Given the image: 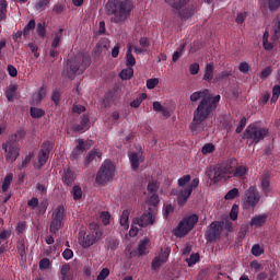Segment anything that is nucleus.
I'll return each mask as SVG.
<instances>
[{
  "instance_id": "64",
  "label": "nucleus",
  "mask_w": 280,
  "mask_h": 280,
  "mask_svg": "<svg viewBox=\"0 0 280 280\" xmlns=\"http://www.w3.org/2000/svg\"><path fill=\"white\" fill-rule=\"evenodd\" d=\"M250 268L252 270H254V272H259V270H261V264H259V261L254 260L250 262Z\"/></svg>"
},
{
  "instance_id": "50",
  "label": "nucleus",
  "mask_w": 280,
  "mask_h": 280,
  "mask_svg": "<svg viewBox=\"0 0 280 280\" xmlns=\"http://www.w3.org/2000/svg\"><path fill=\"white\" fill-rule=\"evenodd\" d=\"M8 3L5 0H0V21H3L5 19V12H7Z\"/></svg>"
},
{
  "instance_id": "7",
  "label": "nucleus",
  "mask_w": 280,
  "mask_h": 280,
  "mask_svg": "<svg viewBox=\"0 0 280 280\" xmlns=\"http://www.w3.org/2000/svg\"><path fill=\"white\" fill-rule=\"evenodd\" d=\"M198 224V215L192 214L185 217L174 230L175 237H185Z\"/></svg>"
},
{
  "instance_id": "21",
  "label": "nucleus",
  "mask_w": 280,
  "mask_h": 280,
  "mask_svg": "<svg viewBox=\"0 0 280 280\" xmlns=\"http://www.w3.org/2000/svg\"><path fill=\"white\" fill-rule=\"evenodd\" d=\"M129 161L131 163V170H139V165L143 163V152L138 151V152H130L128 154Z\"/></svg>"
},
{
  "instance_id": "48",
  "label": "nucleus",
  "mask_w": 280,
  "mask_h": 280,
  "mask_svg": "<svg viewBox=\"0 0 280 280\" xmlns=\"http://www.w3.org/2000/svg\"><path fill=\"white\" fill-rule=\"evenodd\" d=\"M183 51H185V44H180L178 49L173 54V62H177L178 58L183 56Z\"/></svg>"
},
{
  "instance_id": "14",
  "label": "nucleus",
  "mask_w": 280,
  "mask_h": 280,
  "mask_svg": "<svg viewBox=\"0 0 280 280\" xmlns=\"http://www.w3.org/2000/svg\"><path fill=\"white\" fill-rule=\"evenodd\" d=\"M156 220V213L152 208H149V212H144L140 219L136 218L133 219V224H138V226H150V224H154V221Z\"/></svg>"
},
{
  "instance_id": "51",
  "label": "nucleus",
  "mask_w": 280,
  "mask_h": 280,
  "mask_svg": "<svg viewBox=\"0 0 280 280\" xmlns=\"http://www.w3.org/2000/svg\"><path fill=\"white\" fill-rule=\"evenodd\" d=\"M109 275H110V269H108V268H103V269L100 271V273H98L96 280H106V278H107Z\"/></svg>"
},
{
  "instance_id": "18",
  "label": "nucleus",
  "mask_w": 280,
  "mask_h": 280,
  "mask_svg": "<svg viewBox=\"0 0 280 280\" xmlns=\"http://www.w3.org/2000/svg\"><path fill=\"white\" fill-rule=\"evenodd\" d=\"M49 152H51V143L49 141L44 142L42 145V150L38 153V163L35 165L38 170L47 163L49 160Z\"/></svg>"
},
{
  "instance_id": "1",
  "label": "nucleus",
  "mask_w": 280,
  "mask_h": 280,
  "mask_svg": "<svg viewBox=\"0 0 280 280\" xmlns=\"http://www.w3.org/2000/svg\"><path fill=\"white\" fill-rule=\"evenodd\" d=\"M201 100L197 109L194 112V119L190 124L191 132H202L205 130V120L213 113V102L211 101V93L209 90L194 92L190 95V102H198Z\"/></svg>"
},
{
  "instance_id": "53",
  "label": "nucleus",
  "mask_w": 280,
  "mask_h": 280,
  "mask_svg": "<svg viewBox=\"0 0 280 280\" xmlns=\"http://www.w3.org/2000/svg\"><path fill=\"white\" fill-rule=\"evenodd\" d=\"M279 95H280V86L275 85L272 89L271 104H275V102H277V100H279Z\"/></svg>"
},
{
  "instance_id": "22",
  "label": "nucleus",
  "mask_w": 280,
  "mask_h": 280,
  "mask_svg": "<svg viewBox=\"0 0 280 280\" xmlns=\"http://www.w3.org/2000/svg\"><path fill=\"white\" fill-rule=\"evenodd\" d=\"M268 222V213L255 214L249 222L254 229H261Z\"/></svg>"
},
{
  "instance_id": "16",
  "label": "nucleus",
  "mask_w": 280,
  "mask_h": 280,
  "mask_svg": "<svg viewBox=\"0 0 280 280\" xmlns=\"http://www.w3.org/2000/svg\"><path fill=\"white\" fill-rule=\"evenodd\" d=\"M172 253V247H166L164 250L154 257L151 264L152 270H159L163 264H166L167 259H170V255Z\"/></svg>"
},
{
  "instance_id": "45",
  "label": "nucleus",
  "mask_w": 280,
  "mask_h": 280,
  "mask_svg": "<svg viewBox=\"0 0 280 280\" xmlns=\"http://www.w3.org/2000/svg\"><path fill=\"white\" fill-rule=\"evenodd\" d=\"M33 156H34V152H30V153L25 156V159H24V161L22 162V164H20V165L18 166V170H24V167H26L27 165H30V163H31Z\"/></svg>"
},
{
  "instance_id": "56",
  "label": "nucleus",
  "mask_w": 280,
  "mask_h": 280,
  "mask_svg": "<svg viewBox=\"0 0 280 280\" xmlns=\"http://www.w3.org/2000/svg\"><path fill=\"white\" fill-rule=\"evenodd\" d=\"M280 8V0H269V10L271 12H275V10H278Z\"/></svg>"
},
{
  "instance_id": "59",
  "label": "nucleus",
  "mask_w": 280,
  "mask_h": 280,
  "mask_svg": "<svg viewBox=\"0 0 280 280\" xmlns=\"http://www.w3.org/2000/svg\"><path fill=\"white\" fill-rule=\"evenodd\" d=\"M61 277L65 275H71V266L69 264H63L60 268Z\"/></svg>"
},
{
  "instance_id": "39",
  "label": "nucleus",
  "mask_w": 280,
  "mask_h": 280,
  "mask_svg": "<svg viewBox=\"0 0 280 280\" xmlns=\"http://www.w3.org/2000/svg\"><path fill=\"white\" fill-rule=\"evenodd\" d=\"M215 152V145L213 143H206L201 148V154L207 155V154H213Z\"/></svg>"
},
{
  "instance_id": "32",
  "label": "nucleus",
  "mask_w": 280,
  "mask_h": 280,
  "mask_svg": "<svg viewBox=\"0 0 280 280\" xmlns=\"http://www.w3.org/2000/svg\"><path fill=\"white\" fill-rule=\"evenodd\" d=\"M13 178H14V175L12 173H9L5 175V177L2 182V191L5 192V191H8V189H10Z\"/></svg>"
},
{
  "instance_id": "25",
  "label": "nucleus",
  "mask_w": 280,
  "mask_h": 280,
  "mask_svg": "<svg viewBox=\"0 0 280 280\" xmlns=\"http://www.w3.org/2000/svg\"><path fill=\"white\" fill-rule=\"evenodd\" d=\"M47 95V89L45 86H42L38 92H35L33 94V103L39 104V102H43Z\"/></svg>"
},
{
  "instance_id": "42",
  "label": "nucleus",
  "mask_w": 280,
  "mask_h": 280,
  "mask_svg": "<svg viewBox=\"0 0 280 280\" xmlns=\"http://www.w3.org/2000/svg\"><path fill=\"white\" fill-rule=\"evenodd\" d=\"M147 205H150V207H153V209H155V207L159 205V195L151 194V196L147 199Z\"/></svg>"
},
{
  "instance_id": "12",
  "label": "nucleus",
  "mask_w": 280,
  "mask_h": 280,
  "mask_svg": "<svg viewBox=\"0 0 280 280\" xmlns=\"http://www.w3.org/2000/svg\"><path fill=\"white\" fill-rule=\"evenodd\" d=\"M272 36H271V42L268 40V38L270 37V34L268 32L264 33L262 36V45L265 47V49L267 51H270L273 47H275V43H277L279 40V36H280V22H276L273 28H272Z\"/></svg>"
},
{
  "instance_id": "29",
  "label": "nucleus",
  "mask_w": 280,
  "mask_h": 280,
  "mask_svg": "<svg viewBox=\"0 0 280 280\" xmlns=\"http://www.w3.org/2000/svg\"><path fill=\"white\" fill-rule=\"evenodd\" d=\"M203 80H206V82L213 80V63H207Z\"/></svg>"
},
{
  "instance_id": "5",
  "label": "nucleus",
  "mask_w": 280,
  "mask_h": 280,
  "mask_svg": "<svg viewBox=\"0 0 280 280\" xmlns=\"http://www.w3.org/2000/svg\"><path fill=\"white\" fill-rule=\"evenodd\" d=\"M198 185H200V179L194 178L191 180V176L189 175H185L182 178H179L178 179L179 187H178V194H177L178 205L183 207V205H185V202L189 200V196H191V191H194V189H196Z\"/></svg>"
},
{
  "instance_id": "23",
  "label": "nucleus",
  "mask_w": 280,
  "mask_h": 280,
  "mask_svg": "<svg viewBox=\"0 0 280 280\" xmlns=\"http://www.w3.org/2000/svg\"><path fill=\"white\" fill-rule=\"evenodd\" d=\"M260 183H261V189H262L264 194H266V196H268V194H270V191L272 189L270 187V175H268V173L262 174L260 177Z\"/></svg>"
},
{
  "instance_id": "9",
  "label": "nucleus",
  "mask_w": 280,
  "mask_h": 280,
  "mask_svg": "<svg viewBox=\"0 0 280 280\" xmlns=\"http://www.w3.org/2000/svg\"><path fill=\"white\" fill-rule=\"evenodd\" d=\"M266 137H268V129L257 125H249L244 132V139H248L252 143H259Z\"/></svg>"
},
{
  "instance_id": "57",
  "label": "nucleus",
  "mask_w": 280,
  "mask_h": 280,
  "mask_svg": "<svg viewBox=\"0 0 280 280\" xmlns=\"http://www.w3.org/2000/svg\"><path fill=\"white\" fill-rule=\"evenodd\" d=\"M158 190H159V183L156 182L149 183L148 191H150V194H156Z\"/></svg>"
},
{
  "instance_id": "33",
  "label": "nucleus",
  "mask_w": 280,
  "mask_h": 280,
  "mask_svg": "<svg viewBox=\"0 0 280 280\" xmlns=\"http://www.w3.org/2000/svg\"><path fill=\"white\" fill-rule=\"evenodd\" d=\"M148 246H150V238H143L142 241H140V244L138 246V253L140 256L145 255Z\"/></svg>"
},
{
  "instance_id": "30",
  "label": "nucleus",
  "mask_w": 280,
  "mask_h": 280,
  "mask_svg": "<svg viewBox=\"0 0 280 280\" xmlns=\"http://www.w3.org/2000/svg\"><path fill=\"white\" fill-rule=\"evenodd\" d=\"M62 182L65 183V185H72L73 184V172H71L69 168H66L63 171Z\"/></svg>"
},
{
  "instance_id": "60",
  "label": "nucleus",
  "mask_w": 280,
  "mask_h": 280,
  "mask_svg": "<svg viewBox=\"0 0 280 280\" xmlns=\"http://www.w3.org/2000/svg\"><path fill=\"white\" fill-rule=\"evenodd\" d=\"M50 265H51V262L49 261L48 258H43V259L39 261V268H40V270H47V268H49Z\"/></svg>"
},
{
  "instance_id": "19",
  "label": "nucleus",
  "mask_w": 280,
  "mask_h": 280,
  "mask_svg": "<svg viewBox=\"0 0 280 280\" xmlns=\"http://www.w3.org/2000/svg\"><path fill=\"white\" fill-rule=\"evenodd\" d=\"M77 143H78L77 148H74L71 153V159H73V160L78 159V156H80V154H82V152H84V150H89V148H91V145H93V142L91 140H88L84 142V140L78 139Z\"/></svg>"
},
{
  "instance_id": "46",
  "label": "nucleus",
  "mask_w": 280,
  "mask_h": 280,
  "mask_svg": "<svg viewBox=\"0 0 280 280\" xmlns=\"http://www.w3.org/2000/svg\"><path fill=\"white\" fill-rule=\"evenodd\" d=\"M36 33L40 38H45V36L47 35V30L45 28V23L37 24Z\"/></svg>"
},
{
  "instance_id": "24",
  "label": "nucleus",
  "mask_w": 280,
  "mask_h": 280,
  "mask_svg": "<svg viewBox=\"0 0 280 280\" xmlns=\"http://www.w3.org/2000/svg\"><path fill=\"white\" fill-rule=\"evenodd\" d=\"M89 116L83 115L82 119H81V124L80 125H75L73 127V130H75V132H84V130H89Z\"/></svg>"
},
{
  "instance_id": "31",
  "label": "nucleus",
  "mask_w": 280,
  "mask_h": 280,
  "mask_svg": "<svg viewBox=\"0 0 280 280\" xmlns=\"http://www.w3.org/2000/svg\"><path fill=\"white\" fill-rule=\"evenodd\" d=\"M132 75H135V69L130 67L122 69L119 73V78H121L122 80H130Z\"/></svg>"
},
{
  "instance_id": "20",
  "label": "nucleus",
  "mask_w": 280,
  "mask_h": 280,
  "mask_svg": "<svg viewBox=\"0 0 280 280\" xmlns=\"http://www.w3.org/2000/svg\"><path fill=\"white\" fill-rule=\"evenodd\" d=\"M109 48H110V40H108V38H102L96 44L94 54L95 56H106V54H108Z\"/></svg>"
},
{
  "instance_id": "10",
  "label": "nucleus",
  "mask_w": 280,
  "mask_h": 280,
  "mask_svg": "<svg viewBox=\"0 0 280 280\" xmlns=\"http://www.w3.org/2000/svg\"><path fill=\"white\" fill-rule=\"evenodd\" d=\"M164 1L165 3L171 5V8H174V10H177L182 19H191V15L196 14V9H194V7L185 8V5L189 0H164Z\"/></svg>"
},
{
  "instance_id": "15",
  "label": "nucleus",
  "mask_w": 280,
  "mask_h": 280,
  "mask_svg": "<svg viewBox=\"0 0 280 280\" xmlns=\"http://www.w3.org/2000/svg\"><path fill=\"white\" fill-rule=\"evenodd\" d=\"M132 51H135V54H143V49L132 43H129L127 45L126 52V67L133 68L137 65V59L135 58V55H132Z\"/></svg>"
},
{
  "instance_id": "63",
  "label": "nucleus",
  "mask_w": 280,
  "mask_h": 280,
  "mask_svg": "<svg viewBox=\"0 0 280 280\" xmlns=\"http://www.w3.org/2000/svg\"><path fill=\"white\" fill-rule=\"evenodd\" d=\"M62 257L63 259L69 261V259L73 258V250H71L70 248L65 249L62 253Z\"/></svg>"
},
{
  "instance_id": "2",
  "label": "nucleus",
  "mask_w": 280,
  "mask_h": 280,
  "mask_svg": "<svg viewBox=\"0 0 280 280\" xmlns=\"http://www.w3.org/2000/svg\"><path fill=\"white\" fill-rule=\"evenodd\" d=\"M248 174V167L241 165L237 166L236 159H230L210 168L206 172V175L211 183H220V180H228V178H246Z\"/></svg>"
},
{
  "instance_id": "44",
  "label": "nucleus",
  "mask_w": 280,
  "mask_h": 280,
  "mask_svg": "<svg viewBox=\"0 0 280 280\" xmlns=\"http://www.w3.org/2000/svg\"><path fill=\"white\" fill-rule=\"evenodd\" d=\"M139 45L138 46L140 49H143V54H145V51H148V48L150 47V39H148L147 37H141L139 40Z\"/></svg>"
},
{
  "instance_id": "54",
  "label": "nucleus",
  "mask_w": 280,
  "mask_h": 280,
  "mask_svg": "<svg viewBox=\"0 0 280 280\" xmlns=\"http://www.w3.org/2000/svg\"><path fill=\"white\" fill-rule=\"evenodd\" d=\"M159 84V79L153 78V79H148L147 80V89L152 90Z\"/></svg>"
},
{
  "instance_id": "47",
  "label": "nucleus",
  "mask_w": 280,
  "mask_h": 280,
  "mask_svg": "<svg viewBox=\"0 0 280 280\" xmlns=\"http://www.w3.org/2000/svg\"><path fill=\"white\" fill-rule=\"evenodd\" d=\"M237 196H240V189L233 188L225 195V200H234Z\"/></svg>"
},
{
  "instance_id": "8",
  "label": "nucleus",
  "mask_w": 280,
  "mask_h": 280,
  "mask_svg": "<svg viewBox=\"0 0 280 280\" xmlns=\"http://www.w3.org/2000/svg\"><path fill=\"white\" fill-rule=\"evenodd\" d=\"M115 176V165L109 160L104 161L96 175V183L98 185H106L110 183Z\"/></svg>"
},
{
  "instance_id": "34",
  "label": "nucleus",
  "mask_w": 280,
  "mask_h": 280,
  "mask_svg": "<svg viewBox=\"0 0 280 280\" xmlns=\"http://www.w3.org/2000/svg\"><path fill=\"white\" fill-rule=\"evenodd\" d=\"M65 218V206H58L52 212V219L60 220L62 222Z\"/></svg>"
},
{
  "instance_id": "4",
  "label": "nucleus",
  "mask_w": 280,
  "mask_h": 280,
  "mask_svg": "<svg viewBox=\"0 0 280 280\" xmlns=\"http://www.w3.org/2000/svg\"><path fill=\"white\" fill-rule=\"evenodd\" d=\"M91 65V57L83 52H78L68 60L67 75L70 79L75 75H82L86 68Z\"/></svg>"
},
{
  "instance_id": "43",
  "label": "nucleus",
  "mask_w": 280,
  "mask_h": 280,
  "mask_svg": "<svg viewBox=\"0 0 280 280\" xmlns=\"http://www.w3.org/2000/svg\"><path fill=\"white\" fill-rule=\"evenodd\" d=\"M44 115H45V110H43L42 108H36V107L31 108V116L34 119H39V117H43Z\"/></svg>"
},
{
  "instance_id": "28",
  "label": "nucleus",
  "mask_w": 280,
  "mask_h": 280,
  "mask_svg": "<svg viewBox=\"0 0 280 280\" xmlns=\"http://www.w3.org/2000/svg\"><path fill=\"white\" fill-rule=\"evenodd\" d=\"M153 110H155V113H161L163 117H170V109L161 105V102L153 103Z\"/></svg>"
},
{
  "instance_id": "55",
  "label": "nucleus",
  "mask_w": 280,
  "mask_h": 280,
  "mask_svg": "<svg viewBox=\"0 0 280 280\" xmlns=\"http://www.w3.org/2000/svg\"><path fill=\"white\" fill-rule=\"evenodd\" d=\"M101 220L103 222V224L106 226L108 224H110V213L108 212H102L101 213Z\"/></svg>"
},
{
  "instance_id": "38",
  "label": "nucleus",
  "mask_w": 280,
  "mask_h": 280,
  "mask_svg": "<svg viewBox=\"0 0 280 280\" xmlns=\"http://www.w3.org/2000/svg\"><path fill=\"white\" fill-rule=\"evenodd\" d=\"M95 156L102 159V152L97 149L89 152V154L86 155V163H91L95 159Z\"/></svg>"
},
{
  "instance_id": "3",
  "label": "nucleus",
  "mask_w": 280,
  "mask_h": 280,
  "mask_svg": "<svg viewBox=\"0 0 280 280\" xmlns=\"http://www.w3.org/2000/svg\"><path fill=\"white\" fill-rule=\"evenodd\" d=\"M133 8L130 0H112L106 4V12L110 16V23L124 25L132 16Z\"/></svg>"
},
{
  "instance_id": "37",
  "label": "nucleus",
  "mask_w": 280,
  "mask_h": 280,
  "mask_svg": "<svg viewBox=\"0 0 280 280\" xmlns=\"http://www.w3.org/2000/svg\"><path fill=\"white\" fill-rule=\"evenodd\" d=\"M62 226V221L59 219H52L50 223V233H58Z\"/></svg>"
},
{
  "instance_id": "6",
  "label": "nucleus",
  "mask_w": 280,
  "mask_h": 280,
  "mask_svg": "<svg viewBox=\"0 0 280 280\" xmlns=\"http://www.w3.org/2000/svg\"><path fill=\"white\" fill-rule=\"evenodd\" d=\"M90 229L91 231L89 233L86 232L79 233V244L83 248H91L93 244L102 240L103 232H102V229H100V225L91 224Z\"/></svg>"
},
{
  "instance_id": "17",
  "label": "nucleus",
  "mask_w": 280,
  "mask_h": 280,
  "mask_svg": "<svg viewBox=\"0 0 280 280\" xmlns=\"http://www.w3.org/2000/svg\"><path fill=\"white\" fill-rule=\"evenodd\" d=\"M222 235V223L220 222H212L205 234L207 242H214Z\"/></svg>"
},
{
  "instance_id": "58",
  "label": "nucleus",
  "mask_w": 280,
  "mask_h": 280,
  "mask_svg": "<svg viewBox=\"0 0 280 280\" xmlns=\"http://www.w3.org/2000/svg\"><path fill=\"white\" fill-rule=\"evenodd\" d=\"M238 211H240V207H238L237 205H234V206L232 207L231 212H230V218H231V220H233V221L237 220V213H238Z\"/></svg>"
},
{
  "instance_id": "41",
  "label": "nucleus",
  "mask_w": 280,
  "mask_h": 280,
  "mask_svg": "<svg viewBox=\"0 0 280 280\" xmlns=\"http://www.w3.org/2000/svg\"><path fill=\"white\" fill-rule=\"evenodd\" d=\"M200 261L199 254H192L189 258L186 259V264L191 268V266H196Z\"/></svg>"
},
{
  "instance_id": "26",
  "label": "nucleus",
  "mask_w": 280,
  "mask_h": 280,
  "mask_svg": "<svg viewBox=\"0 0 280 280\" xmlns=\"http://www.w3.org/2000/svg\"><path fill=\"white\" fill-rule=\"evenodd\" d=\"M129 218H130V210H124L120 215V226H122L125 231H128V229H130V225L128 224Z\"/></svg>"
},
{
  "instance_id": "40",
  "label": "nucleus",
  "mask_w": 280,
  "mask_h": 280,
  "mask_svg": "<svg viewBox=\"0 0 280 280\" xmlns=\"http://www.w3.org/2000/svg\"><path fill=\"white\" fill-rule=\"evenodd\" d=\"M35 27H36V21L31 20V21L26 24V26L24 27V30H23V36H24L25 38H27V36H30L31 30H34Z\"/></svg>"
},
{
  "instance_id": "52",
  "label": "nucleus",
  "mask_w": 280,
  "mask_h": 280,
  "mask_svg": "<svg viewBox=\"0 0 280 280\" xmlns=\"http://www.w3.org/2000/svg\"><path fill=\"white\" fill-rule=\"evenodd\" d=\"M72 195L74 200H80V198H82V188L80 186H74L72 188Z\"/></svg>"
},
{
  "instance_id": "11",
  "label": "nucleus",
  "mask_w": 280,
  "mask_h": 280,
  "mask_svg": "<svg viewBox=\"0 0 280 280\" xmlns=\"http://www.w3.org/2000/svg\"><path fill=\"white\" fill-rule=\"evenodd\" d=\"M259 200H261V195H259V190H257V187L250 186L245 191V200L243 207L244 209H255V207L259 205Z\"/></svg>"
},
{
  "instance_id": "13",
  "label": "nucleus",
  "mask_w": 280,
  "mask_h": 280,
  "mask_svg": "<svg viewBox=\"0 0 280 280\" xmlns=\"http://www.w3.org/2000/svg\"><path fill=\"white\" fill-rule=\"evenodd\" d=\"M2 149L5 152L7 163H14L19 159V147L12 141H8L2 144Z\"/></svg>"
},
{
  "instance_id": "36",
  "label": "nucleus",
  "mask_w": 280,
  "mask_h": 280,
  "mask_svg": "<svg viewBox=\"0 0 280 280\" xmlns=\"http://www.w3.org/2000/svg\"><path fill=\"white\" fill-rule=\"evenodd\" d=\"M16 85H9L8 90L5 91V95L9 102H13L14 97L16 96Z\"/></svg>"
},
{
  "instance_id": "61",
  "label": "nucleus",
  "mask_w": 280,
  "mask_h": 280,
  "mask_svg": "<svg viewBox=\"0 0 280 280\" xmlns=\"http://www.w3.org/2000/svg\"><path fill=\"white\" fill-rule=\"evenodd\" d=\"M11 235V232L8 230H3L2 232H0V246L1 244H3V242H5V240H8Z\"/></svg>"
},
{
  "instance_id": "27",
  "label": "nucleus",
  "mask_w": 280,
  "mask_h": 280,
  "mask_svg": "<svg viewBox=\"0 0 280 280\" xmlns=\"http://www.w3.org/2000/svg\"><path fill=\"white\" fill-rule=\"evenodd\" d=\"M106 248H107V250H112V253H115V250H117V248H119V240L108 237L106 240Z\"/></svg>"
},
{
  "instance_id": "49",
  "label": "nucleus",
  "mask_w": 280,
  "mask_h": 280,
  "mask_svg": "<svg viewBox=\"0 0 280 280\" xmlns=\"http://www.w3.org/2000/svg\"><path fill=\"white\" fill-rule=\"evenodd\" d=\"M252 255H254V257H259V256L264 255V248H261V246L259 244H255L252 247Z\"/></svg>"
},
{
  "instance_id": "35",
  "label": "nucleus",
  "mask_w": 280,
  "mask_h": 280,
  "mask_svg": "<svg viewBox=\"0 0 280 280\" xmlns=\"http://www.w3.org/2000/svg\"><path fill=\"white\" fill-rule=\"evenodd\" d=\"M62 32H65V30L60 28L57 33H55V37L51 42V47H60L62 43Z\"/></svg>"
},
{
  "instance_id": "62",
  "label": "nucleus",
  "mask_w": 280,
  "mask_h": 280,
  "mask_svg": "<svg viewBox=\"0 0 280 280\" xmlns=\"http://www.w3.org/2000/svg\"><path fill=\"white\" fill-rule=\"evenodd\" d=\"M247 16H248V13H246V12L238 13L236 16V23L238 25H242V23H244V21H246Z\"/></svg>"
}]
</instances>
